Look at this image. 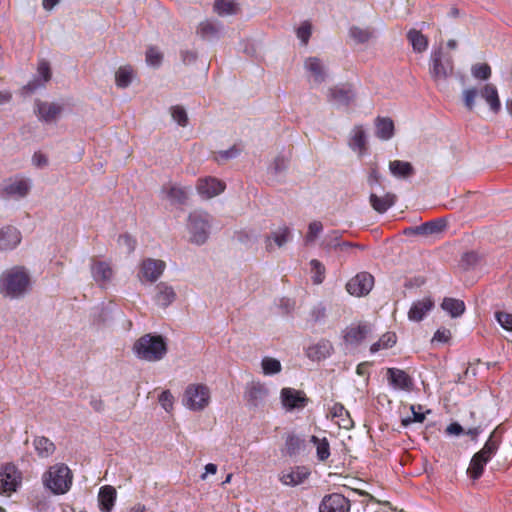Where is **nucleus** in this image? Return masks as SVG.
I'll return each instance as SVG.
<instances>
[{"label":"nucleus","mask_w":512,"mask_h":512,"mask_svg":"<svg viewBox=\"0 0 512 512\" xmlns=\"http://www.w3.org/2000/svg\"><path fill=\"white\" fill-rule=\"evenodd\" d=\"M132 350L140 360L160 361L168 352L167 340L163 335L147 333L135 341Z\"/></svg>","instance_id":"f257e3e1"},{"label":"nucleus","mask_w":512,"mask_h":512,"mask_svg":"<svg viewBox=\"0 0 512 512\" xmlns=\"http://www.w3.org/2000/svg\"><path fill=\"white\" fill-rule=\"evenodd\" d=\"M30 284V276L24 267L15 266L2 274L0 292L11 298H19L28 292Z\"/></svg>","instance_id":"f03ea898"},{"label":"nucleus","mask_w":512,"mask_h":512,"mask_svg":"<svg viewBox=\"0 0 512 512\" xmlns=\"http://www.w3.org/2000/svg\"><path fill=\"white\" fill-rule=\"evenodd\" d=\"M43 482L54 494H64L72 484L71 471L63 463L56 464L44 474Z\"/></svg>","instance_id":"7ed1b4c3"},{"label":"nucleus","mask_w":512,"mask_h":512,"mask_svg":"<svg viewBox=\"0 0 512 512\" xmlns=\"http://www.w3.org/2000/svg\"><path fill=\"white\" fill-rule=\"evenodd\" d=\"M210 219L207 213L191 212L188 216L187 229L190 234V242L203 245L210 235Z\"/></svg>","instance_id":"20e7f679"},{"label":"nucleus","mask_w":512,"mask_h":512,"mask_svg":"<svg viewBox=\"0 0 512 512\" xmlns=\"http://www.w3.org/2000/svg\"><path fill=\"white\" fill-rule=\"evenodd\" d=\"M210 391L203 384L189 385L183 396V404L191 410L201 411L209 403Z\"/></svg>","instance_id":"39448f33"},{"label":"nucleus","mask_w":512,"mask_h":512,"mask_svg":"<svg viewBox=\"0 0 512 512\" xmlns=\"http://www.w3.org/2000/svg\"><path fill=\"white\" fill-rule=\"evenodd\" d=\"M22 483V474L12 463L0 468V494L10 495L16 492Z\"/></svg>","instance_id":"423d86ee"},{"label":"nucleus","mask_w":512,"mask_h":512,"mask_svg":"<svg viewBox=\"0 0 512 512\" xmlns=\"http://www.w3.org/2000/svg\"><path fill=\"white\" fill-rule=\"evenodd\" d=\"M446 227L447 222L444 218H436L418 226L406 227L403 234L405 236H432L442 233Z\"/></svg>","instance_id":"0eeeda50"},{"label":"nucleus","mask_w":512,"mask_h":512,"mask_svg":"<svg viewBox=\"0 0 512 512\" xmlns=\"http://www.w3.org/2000/svg\"><path fill=\"white\" fill-rule=\"evenodd\" d=\"M374 277L368 272H360L352 277L346 284V290L353 296H365L373 288Z\"/></svg>","instance_id":"6e6552de"},{"label":"nucleus","mask_w":512,"mask_h":512,"mask_svg":"<svg viewBox=\"0 0 512 512\" xmlns=\"http://www.w3.org/2000/svg\"><path fill=\"white\" fill-rule=\"evenodd\" d=\"M280 398L283 407L288 411L303 409L310 401L302 390L289 387H285L281 390Z\"/></svg>","instance_id":"1a4fd4ad"},{"label":"nucleus","mask_w":512,"mask_h":512,"mask_svg":"<svg viewBox=\"0 0 512 512\" xmlns=\"http://www.w3.org/2000/svg\"><path fill=\"white\" fill-rule=\"evenodd\" d=\"M443 51L442 48L434 50L431 54V68L430 73L434 80L446 79L453 70V63L451 57L446 59L445 63L442 60Z\"/></svg>","instance_id":"9d476101"},{"label":"nucleus","mask_w":512,"mask_h":512,"mask_svg":"<svg viewBox=\"0 0 512 512\" xmlns=\"http://www.w3.org/2000/svg\"><path fill=\"white\" fill-rule=\"evenodd\" d=\"M351 503L340 493L325 495L319 505V512H349Z\"/></svg>","instance_id":"9b49d317"},{"label":"nucleus","mask_w":512,"mask_h":512,"mask_svg":"<svg viewBox=\"0 0 512 512\" xmlns=\"http://www.w3.org/2000/svg\"><path fill=\"white\" fill-rule=\"evenodd\" d=\"M166 264L163 260L147 258L140 265L138 277L148 282H155L163 274Z\"/></svg>","instance_id":"f8f14e48"},{"label":"nucleus","mask_w":512,"mask_h":512,"mask_svg":"<svg viewBox=\"0 0 512 512\" xmlns=\"http://www.w3.org/2000/svg\"><path fill=\"white\" fill-rule=\"evenodd\" d=\"M356 93L352 84L336 85L328 90V100L338 106H349L355 99Z\"/></svg>","instance_id":"ddd939ff"},{"label":"nucleus","mask_w":512,"mask_h":512,"mask_svg":"<svg viewBox=\"0 0 512 512\" xmlns=\"http://www.w3.org/2000/svg\"><path fill=\"white\" fill-rule=\"evenodd\" d=\"M267 387L260 382H252L246 387L244 398L250 409H256L265 403L268 396Z\"/></svg>","instance_id":"4468645a"},{"label":"nucleus","mask_w":512,"mask_h":512,"mask_svg":"<svg viewBox=\"0 0 512 512\" xmlns=\"http://www.w3.org/2000/svg\"><path fill=\"white\" fill-rule=\"evenodd\" d=\"M38 75L35 76L22 88V93L25 95H31L36 90L45 86V83L51 79L52 73L50 65L47 61H41L38 64Z\"/></svg>","instance_id":"2eb2a0df"},{"label":"nucleus","mask_w":512,"mask_h":512,"mask_svg":"<svg viewBox=\"0 0 512 512\" xmlns=\"http://www.w3.org/2000/svg\"><path fill=\"white\" fill-rule=\"evenodd\" d=\"M225 183L214 177L199 179L197 183L198 193L209 199L221 194L225 190Z\"/></svg>","instance_id":"dca6fc26"},{"label":"nucleus","mask_w":512,"mask_h":512,"mask_svg":"<svg viewBox=\"0 0 512 512\" xmlns=\"http://www.w3.org/2000/svg\"><path fill=\"white\" fill-rule=\"evenodd\" d=\"M22 236L20 231L12 226L7 225L0 229V251L13 250L21 242Z\"/></svg>","instance_id":"f3484780"},{"label":"nucleus","mask_w":512,"mask_h":512,"mask_svg":"<svg viewBox=\"0 0 512 512\" xmlns=\"http://www.w3.org/2000/svg\"><path fill=\"white\" fill-rule=\"evenodd\" d=\"M387 380L391 386L397 389L409 391L413 387L410 375L398 368L387 369Z\"/></svg>","instance_id":"a211bd4d"},{"label":"nucleus","mask_w":512,"mask_h":512,"mask_svg":"<svg viewBox=\"0 0 512 512\" xmlns=\"http://www.w3.org/2000/svg\"><path fill=\"white\" fill-rule=\"evenodd\" d=\"M433 307L434 301L430 297L415 301L408 312V318L411 321L420 322Z\"/></svg>","instance_id":"6ab92c4d"},{"label":"nucleus","mask_w":512,"mask_h":512,"mask_svg":"<svg viewBox=\"0 0 512 512\" xmlns=\"http://www.w3.org/2000/svg\"><path fill=\"white\" fill-rule=\"evenodd\" d=\"M333 345L329 340L322 339L307 349V357L313 361H321L331 355Z\"/></svg>","instance_id":"aec40b11"},{"label":"nucleus","mask_w":512,"mask_h":512,"mask_svg":"<svg viewBox=\"0 0 512 512\" xmlns=\"http://www.w3.org/2000/svg\"><path fill=\"white\" fill-rule=\"evenodd\" d=\"M371 332V327L368 324H359L358 326H351L346 329L344 340L348 344L359 345Z\"/></svg>","instance_id":"412c9836"},{"label":"nucleus","mask_w":512,"mask_h":512,"mask_svg":"<svg viewBox=\"0 0 512 512\" xmlns=\"http://www.w3.org/2000/svg\"><path fill=\"white\" fill-rule=\"evenodd\" d=\"M397 201V196L391 192H387L384 196L380 197L374 193L370 194L369 202L372 208L379 214L385 213Z\"/></svg>","instance_id":"4be33fe9"},{"label":"nucleus","mask_w":512,"mask_h":512,"mask_svg":"<svg viewBox=\"0 0 512 512\" xmlns=\"http://www.w3.org/2000/svg\"><path fill=\"white\" fill-rule=\"evenodd\" d=\"M116 501V489L113 486H102L98 493V504L102 512H111Z\"/></svg>","instance_id":"5701e85b"},{"label":"nucleus","mask_w":512,"mask_h":512,"mask_svg":"<svg viewBox=\"0 0 512 512\" xmlns=\"http://www.w3.org/2000/svg\"><path fill=\"white\" fill-rule=\"evenodd\" d=\"M156 296L155 301L156 303L163 307L167 308L169 305H171L175 299H176V293L172 286L168 285L165 282H160L156 285Z\"/></svg>","instance_id":"b1692460"},{"label":"nucleus","mask_w":512,"mask_h":512,"mask_svg":"<svg viewBox=\"0 0 512 512\" xmlns=\"http://www.w3.org/2000/svg\"><path fill=\"white\" fill-rule=\"evenodd\" d=\"M376 136L381 140H390L395 134L394 122L389 117L378 116L375 119Z\"/></svg>","instance_id":"393cba45"},{"label":"nucleus","mask_w":512,"mask_h":512,"mask_svg":"<svg viewBox=\"0 0 512 512\" xmlns=\"http://www.w3.org/2000/svg\"><path fill=\"white\" fill-rule=\"evenodd\" d=\"M304 67L309 71L316 83H322L326 79V73L321 60L318 57H308L305 60Z\"/></svg>","instance_id":"a878e982"},{"label":"nucleus","mask_w":512,"mask_h":512,"mask_svg":"<svg viewBox=\"0 0 512 512\" xmlns=\"http://www.w3.org/2000/svg\"><path fill=\"white\" fill-rule=\"evenodd\" d=\"M309 475L310 472L306 467L298 466L292 471L283 474L281 477V481L286 485L296 486L303 483Z\"/></svg>","instance_id":"bb28decb"},{"label":"nucleus","mask_w":512,"mask_h":512,"mask_svg":"<svg viewBox=\"0 0 512 512\" xmlns=\"http://www.w3.org/2000/svg\"><path fill=\"white\" fill-rule=\"evenodd\" d=\"M391 174L398 178H409L415 174V169L410 162L394 160L389 163Z\"/></svg>","instance_id":"cd10ccee"},{"label":"nucleus","mask_w":512,"mask_h":512,"mask_svg":"<svg viewBox=\"0 0 512 512\" xmlns=\"http://www.w3.org/2000/svg\"><path fill=\"white\" fill-rule=\"evenodd\" d=\"M480 96L486 100L489 104L490 109L494 113H498L501 109V103L498 96L497 88L493 84H486L480 90Z\"/></svg>","instance_id":"c85d7f7f"},{"label":"nucleus","mask_w":512,"mask_h":512,"mask_svg":"<svg viewBox=\"0 0 512 512\" xmlns=\"http://www.w3.org/2000/svg\"><path fill=\"white\" fill-rule=\"evenodd\" d=\"M496 434L497 429L491 433L488 440L485 442L483 448L475 453L476 455H478V457L486 459L487 462L490 461V459L497 453L499 449L501 440L500 438L496 437Z\"/></svg>","instance_id":"c756f323"},{"label":"nucleus","mask_w":512,"mask_h":512,"mask_svg":"<svg viewBox=\"0 0 512 512\" xmlns=\"http://www.w3.org/2000/svg\"><path fill=\"white\" fill-rule=\"evenodd\" d=\"M37 111L43 121L51 122L61 113L62 107L55 103L38 102Z\"/></svg>","instance_id":"7c9ffc66"},{"label":"nucleus","mask_w":512,"mask_h":512,"mask_svg":"<svg viewBox=\"0 0 512 512\" xmlns=\"http://www.w3.org/2000/svg\"><path fill=\"white\" fill-rule=\"evenodd\" d=\"M441 308L452 318L460 317L466 309L464 301L456 298L445 297L441 303Z\"/></svg>","instance_id":"2f4dec72"},{"label":"nucleus","mask_w":512,"mask_h":512,"mask_svg":"<svg viewBox=\"0 0 512 512\" xmlns=\"http://www.w3.org/2000/svg\"><path fill=\"white\" fill-rule=\"evenodd\" d=\"M407 39L409 43L412 45L413 50L417 53L424 52L428 47L427 37L417 29H410L407 32Z\"/></svg>","instance_id":"473e14b6"},{"label":"nucleus","mask_w":512,"mask_h":512,"mask_svg":"<svg viewBox=\"0 0 512 512\" xmlns=\"http://www.w3.org/2000/svg\"><path fill=\"white\" fill-rule=\"evenodd\" d=\"M92 277L96 282H106L112 277V269L106 262H94L91 267Z\"/></svg>","instance_id":"72a5a7b5"},{"label":"nucleus","mask_w":512,"mask_h":512,"mask_svg":"<svg viewBox=\"0 0 512 512\" xmlns=\"http://www.w3.org/2000/svg\"><path fill=\"white\" fill-rule=\"evenodd\" d=\"M29 192V185L25 180H19L15 181L13 183L7 184L3 188V194L2 197H12V196H18V197H25Z\"/></svg>","instance_id":"f704fd0d"},{"label":"nucleus","mask_w":512,"mask_h":512,"mask_svg":"<svg viewBox=\"0 0 512 512\" xmlns=\"http://www.w3.org/2000/svg\"><path fill=\"white\" fill-rule=\"evenodd\" d=\"M33 445L38 456L42 458L51 456L56 449L54 443L44 436L36 437L33 441Z\"/></svg>","instance_id":"c9c22d12"},{"label":"nucleus","mask_w":512,"mask_h":512,"mask_svg":"<svg viewBox=\"0 0 512 512\" xmlns=\"http://www.w3.org/2000/svg\"><path fill=\"white\" fill-rule=\"evenodd\" d=\"M332 418H338L339 426L345 429H349L353 426V421L350 417L349 412L341 403H335L330 411Z\"/></svg>","instance_id":"e433bc0d"},{"label":"nucleus","mask_w":512,"mask_h":512,"mask_svg":"<svg viewBox=\"0 0 512 512\" xmlns=\"http://www.w3.org/2000/svg\"><path fill=\"white\" fill-rule=\"evenodd\" d=\"M305 448L304 439L300 438L298 435L293 433L288 434L285 441V449L287 455L290 457L296 456L300 453L302 449Z\"/></svg>","instance_id":"4c0bfd02"},{"label":"nucleus","mask_w":512,"mask_h":512,"mask_svg":"<svg viewBox=\"0 0 512 512\" xmlns=\"http://www.w3.org/2000/svg\"><path fill=\"white\" fill-rule=\"evenodd\" d=\"M290 236H291V231H290L289 227H287V226L282 227L280 229V231H278V232H272L270 235H267L266 239H265L267 250H270L272 247L271 243H270L271 239L274 240V242L276 243V245L278 247H282L289 241Z\"/></svg>","instance_id":"58836bf2"},{"label":"nucleus","mask_w":512,"mask_h":512,"mask_svg":"<svg viewBox=\"0 0 512 512\" xmlns=\"http://www.w3.org/2000/svg\"><path fill=\"white\" fill-rule=\"evenodd\" d=\"M213 8L220 16L235 15L239 11L238 3L228 0H215Z\"/></svg>","instance_id":"ea45409f"},{"label":"nucleus","mask_w":512,"mask_h":512,"mask_svg":"<svg viewBox=\"0 0 512 512\" xmlns=\"http://www.w3.org/2000/svg\"><path fill=\"white\" fill-rule=\"evenodd\" d=\"M487 463L486 459L474 454L467 470L469 477L473 480L479 479L483 475L484 467Z\"/></svg>","instance_id":"a19ab883"},{"label":"nucleus","mask_w":512,"mask_h":512,"mask_svg":"<svg viewBox=\"0 0 512 512\" xmlns=\"http://www.w3.org/2000/svg\"><path fill=\"white\" fill-rule=\"evenodd\" d=\"M133 79V69L131 66L120 67L115 74V82L119 88H127Z\"/></svg>","instance_id":"79ce46f5"},{"label":"nucleus","mask_w":512,"mask_h":512,"mask_svg":"<svg viewBox=\"0 0 512 512\" xmlns=\"http://www.w3.org/2000/svg\"><path fill=\"white\" fill-rule=\"evenodd\" d=\"M338 233L337 232H333L331 235L327 236L326 239L324 240V244L327 248H334V249H337L339 248L341 251H344V250H348L349 248H353V247H356V248H359V249H364V246L360 245V244H353L351 242H338Z\"/></svg>","instance_id":"37998d69"},{"label":"nucleus","mask_w":512,"mask_h":512,"mask_svg":"<svg viewBox=\"0 0 512 512\" xmlns=\"http://www.w3.org/2000/svg\"><path fill=\"white\" fill-rule=\"evenodd\" d=\"M397 342V336L394 332H386L383 334L380 339L373 343L370 347L371 353H376L382 348H391Z\"/></svg>","instance_id":"c03bdc74"},{"label":"nucleus","mask_w":512,"mask_h":512,"mask_svg":"<svg viewBox=\"0 0 512 512\" xmlns=\"http://www.w3.org/2000/svg\"><path fill=\"white\" fill-rule=\"evenodd\" d=\"M310 441L316 445L317 448V458L320 461H325L330 456V446L327 438H318L317 436L313 435L311 436Z\"/></svg>","instance_id":"a18cd8bd"},{"label":"nucleus","mask_w":512,"mask_h":512,"mask_svg":"<svg viewBox=\"0 0 512 512\" xmlns=\"http://www.w3.org/2000/svg\"><path fill=\"white\" fill-rule=\"evenodd\" d=\"M349 35L359 44L367 43L373 36V32L370 29H363L358 26H352L349 29Z\"/></svg>","instance_id":"49530a36"},{"label":"nucleus","mask_w":512,"mask_h":512,"mask_svg":"<svg viewBox=\"0 0 512 512\" xmlns=\"http://www.w3.org/2000/svg\"><path fill=\"white\" fill-rule=\"evenodd\" d=\"M167 197L172 203L183 205L188 199V194L184 188L172 186L167 192Z\"/></svg>","instance_id":"de8ad7c7"},{"label":"nucleus","mask_w":512,"mask_h":512,"mask_svg":"<svg viewBox=\"0 0 512 512\" xmlns=\"http://www.w3.org/2000/svg\"><path fill=\"white\" fill-rule=\"evenodd\" d=\"M263 373L266 375H274L281 371V363L272 357H264L261 362Z\"/></svg>","instance_id":"09e8293b"},{"label":"nucleus","mask_w":512,"mask_h":512,"mask_svg":"<svg viewBox=\"0 0 512 512\" xmlns=\"http://www.w3.org/2000/svg\"><path fill=\"white\" fill-rule=\"evenodd\" d=\"M218 27L209 21L201 22L197 29V33L204 39L214 38L218 35Z\"/></svg>","instance_id":"8fccbe9b"},{"label":"nucleus","mask_w":512,"mask_h":512,"mask_svg":"<svg viewBox=\"0 0 512 512\" xmlns=\"http://www.w3.org/2000/svg\"><path fill=\"white\" fill-rule=\"evenodd\" d=\"M350 146L352 149H358L361 152L366 149V134L362 127L355 129Z\"/></svg>","instance_id":"3c124183"},{"label":"nucleus","mask_w":512,"mask_h":512,"mask_svg":"<svg viewBox=\"0 0 512 512\" xmlns=\"http://www.w3.org/2000/svg\"><path fill=\"white\" fill-rule=\"evenodd\" d=\"M471 72L474 78L487 80L491 76V68L487 63H477L472 66Z\"/></svg>","instance_id":"603ef678"},{"label":"nucleus","mask_w":512,"mask_h":512,"mask_svg":"<svg viewBox=\"0 0 512 512\" xmlns=\"http://www.w3.org/2000/svg\"><path fill=\"white\" fill-rule=\"evenodd\" d=\"M326 316V307L322 302H319L310 310L309 321H311L313 324H316L318 322L324 321Z\"/></svg>","instance_id":"864d4df0"},{"label":"nucleus","mask_w":512,"mask_h":512,"mask_svg":"<svg viewBox=\"0 0 512 512\" xmlns=\"http://www.w3.org/2000/svg\"><path fill=\"white\" fill-rule=\"evenodd\" d=\"M311 269L315 272L313 276L314 284H321L325 278V267L324 265L318 261L317 259H312L310 261Z\"/></svg>","instance_id":"5fc2aeb1"},{"label":"nucleus","mask_w":512,"mask_h":512,"mask_svg":"<svg viewBox=\"0 0 512 512\" xmlns=\"http://www.w3.org/2000/svg\"><path fill=\"white\" fill-rule=\"evenodd\" d=\"M478 96V90L474 87L463 91V103L468 111H473L475 107V100Z\"/></svg>","instance_id":"6e6d98bb"},{"label":"nucleus","mask_w":512,"mask_h":512,"mask_svg":"<svg viewBox=\"0 0 512 512\" xmlns=\"http://www.w3.org/2000/svg\"><path fill=\"white\" fill-rule=\"evenodd\" d=\"M163 60V54L155 47H150L146 52V62L148 65L158 67Z\"/></svg>","instance_id":"4d7b16f0"},{"label":"nucleus","mask_w":512,"mask_h":512,"mask_svg":"<svg viewBox=\"0 0 512 512\" xmlns=\"http://www.w3.org/2000/svg\"><path fill=\"white\" fill-rule=\"evenodd\" d=\"M171 115L173 119L182 127L187 126L188 124V116L186 110L179 105L171 107Z\"/></svg>","instance_id":"13d9d810"},{"label":"nucleus","mask_w":512,"mask_h":512,"mask_svg":"<svg viewBox=\"0 0 512 512\" xmlns=\"http://www.w3.org/2000/svg\"><path fill=\"white\" fill-rule=\"evenodd\" d=\"M289 158L284 155H278L272 165L271 170L274 174L278 175L285 172L288 169Z\"/></svg>","instance_id":"bf43d9fd"},{"label":"nucleus","mask_w":512,"mask_h":512,"mask_svg":"<svg viewBox=\"0 0 512 512\" xmlns=\"http://www.w3.org/2000/svg\"><path fill=\"white\" fill-rule=\"evenodd\" d=\"M495 318L502 328L507 331H512V314L503 311H497L495 313Z\"/></svg>","instance_id":"052dcab7"},{"label":"nucleus","mask_w":512,"mask_h":512,"mask_svg":"<svg viewBox=\"0 0 512 512\" xmlns=\"http://www.w3.org/2000/svg\"><path fill=\"white\" fill-rule=\"evenodd\" d=\"M410 409L412 411V417H407V418L402 419V421H401L402 426L407 427L413 422L423 423L426 418L425 413L416 411L415 405H411Z\"/></svg>","instance_id":"680f3d73"},{"label":"nucleus","mask_w":512,"mask_h":512,"mask_svg":"<svg viewBox=\"0 0 512 512\" xmlns=\"http://www.w3.org/2000/svg\"><path fill=\"white\" fill-rule=\"evenodd\" d=\"M118 243L126 247L128 254L132 253L136 248V240L128 233L121 234L118 238Z\"/></svg>","instance_id":"e2e57ef3"},{"label":"nucleus","mask_w":512,"mask_h":512,"mask_svg":"<svg viewBox=\"0 0 512 512\" xmlns=\"http://www.w3.org/2000/svg\"><path fill=\"white\" fill-rule=\"evenodd\" d=\"M323 226L319 221H313L308 226V232L306 234V242H313L318 234L322 231Z\"/></svg>","instance_id":"0e129e2a"},{"label":"nucleus","mask_w":512,"mask_h":512,"mask_svg":"<svg viewBox=\"0 0 512 512\" xmlns=\"http://www.w3.org/2000/svg\"><path fill=\"white\" fill-rule=\"evenodd\" d=\"M312 33V27L309 22H304L297 29V37L302 41L303 44H307Z\"/></svg>","instance_id":"69168bd1"},{"label":"nucleus","mask_w":512,"mask_h":512,"mask_svg":"<svg viewBox=\"0 0 512 512\" xmlns=\"http://www.w3.org/2000/svg\"><path fill=\"white\" fill-rule=\"evenodd\" d=\"M173 400L174 397L169 390H165L159 395V403L167 412L171 411Z\"/></svg>","instance_id":"338daca9"},{"label":"nucleus","mask_w":512,"mask_h":512,"mask_svg":"<svg viewBox=\"0 0 512 512\" xmlns=\"http://www.w3.org/2000/svg\"><path fill=\"white\" fill-rule=\"evenodd\" d=\"M451 339V332L449 329L446 328H439L433 338L432 342L437 341L440 343H447Z\"/></svg>","instance_id":"774afa93"}]
</instances>
